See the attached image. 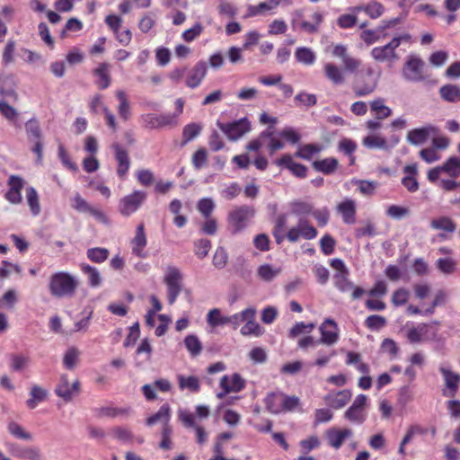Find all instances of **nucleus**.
I'll return each instance as SVG.
<instances>
[{"label": "nucleus", "instance_id": "1", "mask_svg": "<svg viewBox=\"0 0 460 460\" xmlns=\"http://www.w3.org/2000/svg\"><path fill=\"white\" fill-rule=\"evenodd\" d=\"M78 286L77 279L65 271L56 272L50 277L49 288L56 297H71L75 295Z\"/></svg>", "mask_w": 460, "mask_h": 460}, {"label": "nucleus", "instance_id": "2", "mask_svg": "<svg viewBox=\"0 0 460 460\" xmlns=\"http://www.w3.org/2000/svg\"><path fill=\"white\" fill-rule=\"evenodd\" d=\"M380 73H376L371 66H366L358 75L352 84V90L356 97L370 95L377 87Z\"/></svg>", "mask_w": 460, "mask_h": 460}, {"label": "nucleus", "instance_id": "3", "mask_svg": "<svg viewBox=\"0 0 460 460\" xmlns=\"http://www.w3.org/2000/svg\"><path fill=\"white\" fill-rule=\"evenodd\" d=\"M409 34H403L393 38L387 44L380 47H375L371 50V57L377 62H388L394 64L398 58L396 49L402 42L409 41Z\"/></svg>", "mask_w": 460, "mask_h": 460}, {"label": "nucleus", "instance_id": "4", "mask_svg": "<svg viewBox=\"0 0 460 460\" xmlns=\"http://www.w3.org/2000/svg\"><path fill=\"white\" fill-rule=\"evenodd\" d=\"M438 324V322L412 324L411 326L407 324L406 338L409 342L413 344L436 341L438 337L436 325Z\"/></svg>", "mask_w": 460, "mask_h": 460}, {"label": "nucleus", "instance_id": "5", "mask_svg": "<svg viewBox=\"0 0 460 460\" xmlns=\"http://www.w3.org/2000/svg\"><path fill=\"white\" fill-rule=\"evenodd\" d=\"M254 214V208L246 205L233 209L227 217L231 233L235 234L247 227Z\"/></svg>", "mask_w": 460, "mask_h": 460}, {"label": "nucleus", "instance_id": "6", "mask_svg": "<svg viewBox=\"0 0 460 460\" xmlns=\"http://www.w3.org/2000/svg\"><path fill=\"white\" fill-rule=\"evenodd\" d=\"M183 274L174 267L169 266L164 276V283L167 288V299L170 305H173L181 292Z\"/></svg>", "mask_w": 460, "mask_h": 460}, {"label": "nucleus", "instance_id": "7", "mask_svg": "<svg viewBox=\"0 0 460 460\" xmlns=\"http://www.w3.org/2000/svg\"><path fill=\"white\" fill-rule=\"evenodd\" d=\"M424 61L415 56L410 55L407 58V60L402 68V76L405 80L409 82H422L426 79L424 75Z\"/></svg>", "mask_w": 460, "mask_h": 460}, {"label": "nucleus", "instance_id": "8", "mask_svg": "<svg viewBox=\"0 0 460 460\" xmlns=\"http://www.w3.org/2000/svg\"><path fill=\"white\" fill-rule=\"evenodd\" d=\"M141 122L145 128L159 129L177 124V115L171 113H146L141 116Z\"/></svg>", "mask_w": 460, "mask_h": 460}, {"label": "nucleus", "instance_id": "9", "mask_svg": "<svg viewBox=\"0 0 460 460\" xmlns=\"http://www.w3.org/2000/svg\"><path fill=\"white\" fill-rule=\"evenodd\" d=\"M217 125L232 141L241 138L244 134L251 130V123L247 118H242L229 123L217 121Z\"/></svg>", "mask_w": 460, "mask_h": 460}, {"label": "nucleus", "instance_id": "10", "mask_svg": "<svg viewBox=\"0 0 460 460\" xmlns=\"http://www.w3.org/2000/svg\"><path fill=\"white\" fill-rule=\"evenodd\" d=\"M317 234L318 232L315 227H314L306 218L301 217L298 219L296 226L291 227L287 232V239L290 243H296L300 237L305 240H313Z\"/></svg>", "mask_w": 460, "mask_h": 460}, {"label": "nucleus", "instance_id": "11", "mask_svg": "<svg viewBox=\"0 0 460 460\" xmlns=\"http://www.w3.org/2000/svg\"><path fill=\"white\" fill-rule=\"evenodd\" d=\"M438 370L444 380L442 394L446 397H454L458 392L460 385V375L452 370L451 367L441 364Z\"/></svg>", "mask_w": 460, "mask_h": 460}, {"label": "nucleus", "instance_id": "12", "mask_svg": "<svg viewBox=\"0 0 460 460\" xmlns=\"http://www.w3.org/2000/svg\"><path fill=\"white\" fill-rule=\"evenodd\" d=\"M146 199V192L143 190H134L119 200V211L121 215L128 217L137 211Z\"/></svg>", "mask_w": 460, "mask_h": 460}, {"label": "nucleus", "instance_id": "13", "mask_svg": "<svg viewBox=\"0 0 460 460\" xmlns=\"http://www.w3.org/2000/svg\"><path fill=\"white\" fill-rule=\"evenodd\" d=\"M367 395L361 394L356 396L352 404L344 413L345 419L352 423L362 424L367 419Z\"/></svg>", "mask_w": 460, "mask_h": 460}, {"label": "nucleus", "instance_id": "14", "mask_svg": "<svg viewBox=\"0 0 460 460\" xmlns=\"http://www.w3.org/2000/svg\"><path fill=\"white\" fill-rule=\"evenodd\" d=\"M245 384V380L237 373L230 376L225 375L220 379L221 391L217 394V397L223 399L230 393H239L244 389Z\"/></svg>", "mask_w": 460, "mask_h": 460}, {"label": "nucleus", "instance_id": "15", "mask_svg": "<svg viewBox=\"0 0 460 460\" xmlns=\"http://www.w3.org/2000/svg\"><path fill=\"white\" fill-rule=\"evenodd\" d=\"M111 148L117 162V175L119 179L125 180L130 168V158L127 149L119 143H113Z\"/></svg>", "mask_w": 460, "mask_h": 460}, {"label": "nucleus", "instance_id": "16", "mask_svg": "<svg viewBox=\"0 0 460 460\" xmlns=\"http://www.w3.org/2000/svg\"><path fill=\"white\" fill-rule=\"evenodd\" d=\"M324 436L327 441V444L332 448L338 450L340 449L343 443L352 438L353 431L349 428L340 429L336 427H332L324 432Z\"/></svg>", "mask_w": 460, "mask_h": 460}, {"label": "nucleus", "instance_id": "17", "mask_svg": "<svg viewBox=\"0 0 460 460\" xmlns=\"http://www.w3.org/2000/svg\"><path fill=\"white\" fill-rule=\"evenodd\" d=\"M8 190L4 194L5 199L13 205H19L22 201V190L25 181L18 175H11L7 181Z\"/></svg>", "mask_w": 460, "mask_h": 460}, {"label": "nucleus", "instance_id": "18", "mask_svg": "<svg viewBox=\"0 0 460 460\" xmlns=\"http://www.w3.org/2000/svg\"><path fill=\"white\" fill-rule=\"evenodd\" d=\"M438 131L439 129L437 126L429 124L424 127L410 130L406 138L410 144L419 146L426 142L430 136H437Z\"/></svg>", "mask_w": 460, "mask_h": 460}, {"label": "nucleus", "instance_id": "19", "mask_svg": "<svg viewBox=\"0 0 460 460\" xmlns=\"http://www.w3.org/2000/svg\"><path fill=\"white\" fill-rule=\"evenodd\" d=\"M79 390L80 383L78 380L74 381L73 384L70 385L67 376L62 375L59 383L55 389V393L58 397L62 398L66 402H69L79 393Z\"/></svg>", "mask_w": 460, "mask_h": 460}, {"label": "nucleus", "instance_id": "20", "mask_svg": "<svg viewBox=\"0 0 460 460\" xmlns=\"http://www.w3.org/2000/svg\"><path fill=\"white\" fill-rule=\"evenodd\" d=\"M274 164L280 167L288 169L294 176L303 179L307 175V167L302 164L294 161L293 157L286 154L280 158L277 159Z\"/></svg>", "mask_w": 460, "mask_h": 460}, {"label": "nucleus", "instance_id": "21", "mask_svg": "<svg viewBox=\"0 0 460 460\" xmlns=\"http://www.w3.org/2000/svg\"><path fill=\"white\" fill-rule=\"evenodd\" d=\"M208 72L207 63L203 60L199 61L191 69L189 70L186 76V84L190 88H197Z\"/></svg>", "mask_w": 460, "mask_h": 460}, {"label": "nucleus", "instance_id": "22", "mask_svg": "<svg viewBox=\"0 0 460 460\" xmlns=\"http://www.w3.org/2000/svg\"><path fill=\"white\" fill-rule=\"evenodd\" d=\"M320 341L322 343L332 345L337 342L339 338V328L333 320L326 319L320 326Z\"/></svg>", "mask_w": 460, "mask_h": 460}, {"label": "nucleus", "instance_id": "23", "mask_svg": "<svg viewBox=\"0 0 460 460\" xmlns=\"http://www.w3.org/2000/svg\"><path fill=\"white\" fill-rule=\"evenodd\" d=\"M356 201L349 198H346L337 205V212L347 225H352L356 222Z\"/></svg>", "mask_w": 460, "mask_h": 460}, {"label": "nucleus", "instance_id": "24", "mask_svg": "<svg viewBox=\"0 0 460 460\" xmlns=\"http://www.w3.org/2000/svg\"><path fill=\"white\" fill-rule=\"evenodd\" d=\"M351 399V392L348 389L330 393L324 396L325 403L335 410L343 408Z\"/></svg>", "mask_w": 460, "mask_h": 460}, {"label": "nucleus", "instance_id": "25", "mask_svg": "<svg viewBox=\"0 0 460 460\" xmlns=\"http://www.w3.org/2000/svg\"><path fill=\"white\" fill-rule=\"evenodd\" d=\"M110 68L108 63L102 62L93 70V75L96 77L95 84L101 90L107 89L111 84Z\"/></svg>", "mask_w": 460, "mask_h": 460}, {"label": "nucleus", "instance_id": "26", "mask_svg": "<svg viewBox=\"0 0 460 460\" xmlns=\"http://www.w3.org/2000/svg\"><path fill=\"white\" fill-rule=\"evenodd\" d=\"M146 243L144 224L141 223L137 226L136 235L132 240V252L140 258H145L146 253L144 252V249Z\"/></svg>", "mask_w": 460, "mask_h": 460}, {"label": "nucleus", "instance_id": "27", "mask_svg": "<svg viewBox=\"0 0 460 460\" xmlns=\"http://www.w3.org/2000/svg\"><path fill=\"white\" fill-rule=\"evenodd\" d=\"M406 175L402 179V184L410 192L413 193L419 190V182L416 179L418 169L416 164H408L403 168Z\"/></svg>", "mask_w": 460, "mask_h": 460}, {"label": "nucleus", "instance_id": "28", "mask_svg": "<svg viewBox=\"0 0 460 460\" xmlns=\"http://www.w3.org/2000/svg\"><path fill=\"white\" fill-rule=\"evenodd\" d=\"M172 416V410L168 403H164L157 412L148 417L146 420L147 426H154L155 424L161 422L163 427L170 426L169 421Z\"/></svg>", "mask_w": 460, "mask_h": 460}, {"label": "nucleus", "instance_id": "29", "mask_svg": "<svg viewBox=\"0 0 460 460\" xmlns=\"http://www.w3.org/2000/svg\"><path fill=\"white\" fill-rule=\"evenodd\" d=\"M324 75L335 85H341L345 83V71L334 63H325L323 66Z\"/></svg>", "mask_w": 460, "mask_h": 460}, {"label": "nucleus", "instance_id": "30", "mask_svg": "<svg viewBox=\"0 0 460 460\" xmlns=\"http://www.w3.org/2000/svg\"><path fill=\"white\" fill-rule=\"evenodd\" d=\"M255 317L256 309L253 307L251 319H247L245 324L240 330L242 335L261 337L264 333V329L255 321Z\"/></svg>", "mask_w": 460, "mask_h": 460}, {"label": "nucleus", "instance_id": "31", "mask_svg": "<svg viewBox=\"0 0 460 460\" xmlns=\"http://www.w3.org/2000/svg\"><path fill=\"white\" fill-rule=\"evenodd\" d=\"M116 98L119 101L117 108L118 113L123 120L127 121L131 117V107L127 93L123 90H118L115 93Z\"/></svg>", "mask_w": 460, "mask_h": 460}, {"label": "nucleus", "instance_id": "32", "mask_svg": "<svg viewBox=\"0 0 460 460\" xmlns=\"http://www.w3.org/2000/svg\"><path fill=\"white\" fill-rule=\"evenodd\" d=\"M283 395L281 392H272L266 396L264 402L270 412L272 414L283 412Z\"/></svg>", "mask_w": 460, "mask_h": 460}, {"label": "nucleus", "instance_id": "33", "mask_svg": "<svg viewBox=\"0 0 460 460\" xmlns=\"http://www.w3.org/2000/svg\"><path fill=\"white\" fill-rule=\"evenodd\" d=\"M291 214L297 217L298 219L307 216H311L314 205L306 200L295 199L289 203Z\"/></svg>", "mask_w": 460, "mask_h": 460}, {"label": "nucleus", "instance_id": "34", "mask_svg": "<svg viewBox=\"0 0 460 460\" xmlns=\"http://www.w3.org/2000/svg\"><path fill=\"white\" fill-rule=\"evenodd\" d=\"M130 408H117L111 406H102L93 409L94 415L97 418H116L118 416H127L130 412Z\"/></svg>", "mask_w": 460, "mask_h": 460}, {"label": "nucleus", "instance_id": "35", "mask_svg": "<svg viewBox=\"0 0 460 460\" xmlns=\"http://www.w3.org/2000/svg\"><path fill=\"white\" fill-rule=\"evenodd\" d=\"M25 132L30 142L39 141L43 139V134L40 124L36 117L28 119L25 124Z\"/></svg>", "mask_w": 460, "mask_h": 460}, {"label": "nucleus", "instance_id": "36", "mask_svg": "<svg viewBox=\"0 0 460 460\" xmlns=\"http://www.w3.org/2000/svg\"><path fill=\"white\" fill-rule=\"evenodd\" d=\"M261 137H264V145L270 155H273L278 150L283 149L285 146L281 140L274 137L271 128L262 131Z\"/></svg>", "mask_w": 460, "mask_h": 460}, {"label": "nucleus", "instance_id": "37", "mask_svg": "<svg viewBox=\"0 0 460 460\" xmlns=\"http://www.w3.org/2000/svg\"><path fill=\"white\" fill-rule=\"evenodd\" d=\"M26 200L31 214L33 217H38L41 212V207L39 193L34 187L29 186L26 188Z\"/></svg>", "mask_w": 460, "mask_h": 460}, {"label": "nucleus", "instance_id": "38", "mask_svg": "<svg viewBox=\"0 0 460 460\" xmlns=\"http://www.w3.org/2000/svg\"><path fill=\"white\" fill-rule=\"evenodd\" d=\"M7 431L14 438L20 440L31 441L33 439L32 434L14 420H11L7 423Z\"/></svg>", "mask_w": 460, "mask_h": 460}, {"label": "nucleus", "instance_id": "39", "mask_svg": "<svg viewBox=\"0 0 460 460\" xmlns=\"http://www.w3.org/2000/svg\"><path fill=\"white\" fill-rule=\"evenodd\" d=\"M295 58L300 64L312 66L316 61V55L308 47H298L295 51Z\"/></svg>", "mask_w": 460, "mask_h": 460}, {"label": "nucleus", "instance_id": "40", "mask_svg": "<svg viewBox=\"0 0 460 460\" xmlns=\"http://www.w3.org/2000/svg\"><path fill=\"white\" fill-rule=\"evenodd\" d=\"M177 380L181 390H189L192 393H198L200 390V383L197 376L178 375Z\"/></svg>", "mask_w": 460, "mask_h": 460}, {"label": "nucleus", "instance_id": "41", "mask_svg": "<svg viewBox=\"0 0 460 460\" xmlns=\"http://www.w3.org/2000/svg\"><path fill=\"white\" fill-rule=\"evenodd\" d=\"M349 271L336 272L333 275L334 287L341 293L350 291L354 288V284L349 279Z\"/></svg>", "mask_w": 460, "mask_h": 460}, {"label": "nucleus", "instance_id": "42", "mask_svg": "<svg viewBox=\"0 0 460 460\" xmlns=\"http://www.w3.org/2000/svg\"><path fill=\"white\" fill-rule=\"evenodd\" d=\"M323 149L321 144H305L299 146L295 155L304 160H311Z\"/></svg>", "mask_w": 460, "mask_h": 460}, {"label": "nucleus", "instance_id": "43", "mask_svg": "<svg viewBox=\"0 0 460 460\" xmlns=\"http://www.w3.org/2000/svg\"><path fill=\"white\" fill-rule=\"evenodd\" d=\"M430 226L435 230H441L446 233H454L456 229V226L454 221L450 217L445 216L432 219Z\"/></svg>", "mask_w": 460, "mask_h": 460}, {"label": "nucleus", "instance_id": "44", "mask_svg": "<svg viewBox=\"0 0 460 460\" xmlns=\"http://www.w3.org/2000/svg\"><path fill=\"white\" fill-rule=\"evenodd\" d=\"M370 110L377 119L388 118L392 114V110L385 105V101L382 98L370 102Z\"/></svg>", "mask_w": 460, "mask_h": 460}, {"label": "nucleus", "instance_id": "45", "mask_svg": "<svg viewBox=\"0 0 460 460\" xmlns=\"http://www.w3.org/2000/svg\"><path fill=\"white\" fill-rule=\"evenodd\" d=\"M281 272V268L270 264H262L257 270L258 277L266 282L272 281Z\"/></svg>", "mask_w": 460, "mask_h": 460}, {"label": "nucleus", "instance_id": "46", "mask_svg": "<svg viewBox=\"0 0 460 460\" xmlns=\"http://www.w3.org/2000/svg\"><path fill=\"white\" fill-rule=\"evenodd\" d=\"M338 160L333 157L324 158L313 163L314 168L324 174L332 173L338 167Z\"/></svg>", "mask_w": 460, "mask_h": 460}, {"label": "nucleus", "instance_id": "47", "mask_svg": "<svg viewBox=\"0 0 460 460\" xmlns=\"http://www.w3.org/2000/svg\"><path fill=\"white\" fill-rule=\"evenodd\" d=\"M443 100L448 102H457L460 101V87L456 84H446L439 89Z\"/></svg>", "mask_w": 460, "mask_h": 460}, {"label": "nucleus", "instance_id": "48", "mask_svg": "<svg viewBox=\"0 0 460 460\" xmlns=\"http://www.w3.org/2000/svg\"><path fill=\"white\" fill-rule=\"evenodd\" d=\"M82 271L87 275L88 277V283L90 287L92 288H98L102 285V276L99 272V270L93 266H90L88 264H83L81 266Z\"/></svg>", "mask_w": 460, "mask_h": 460}, {"label": "nucleus", "instance_id": "49", "mask_svg": "<svg viewBox=\"0 0 460 460\" xmlns=\"http://www.w3.org/2000/svg\"><path fill=\"white\" fill-rule=\"evenodd\" d=\"M443 172L453 178L460 175V157L451 156L442 165Z\"/></svg>", "mask_w": 460, "mask_h": 460}, {"label": "nucleus", "instance_id": "50", "mask_svg": "<svg viewBox=\"0 0 460 460\" xmlns=\"http://www.w3.org/2000/svg\"><path fill=\"white\" fill-rule=\"evenodd\" d=\"M48 392L47 390L38 386L33 385L31 389V398L27 400L26 404L30 409H35L40 402H42L47 397Z\"/></svg>", "mask_w": 460, "mask_h": 460}, {"label": "nucleus", "instance_id": "51", "mask_svg": "<svg viewBox=\"0 0 460 460\" xmlns=\"http://www.w3.org/2000/svg\"><path fill=\"white\" fill-rule=\"evenodd\" d=\"M351 183L357 185L359 192L367 197L374 195L378 187V183L374 181L352 179Z\"/></svg>", "mask_w": 460, "mask_h": 460}, {"label": "nucleus", "instance_id": "52", "mask_svg": "<svg viewBox=\"0 0 460 460\" xmlns=\"http://www.w3.org/2000/svg\"><path fill=\"white\" fill-rule=\"evenodd\" d=\"M184 345L191 357L199 356L202 350V343L194 334H190L185 337Z\"/></svg>", "mask_w": 460, "mask_h": 460}, {"label": "nucleus", "instance_id": "53", "mask_svg": "<svg viewBox=\"0 0 460 460\" xmlns=\"http://www.w3.org/2000/svg\"><path fill=\"white\" fill-rule=\"evenodd\" d=\"M80 352L77 348L70 347L66 349L63 357V364L66 369H73L75 367L78 359H79Z\"/></svg>", "mask_w": 460, "mask_h": 460}, {"label": "nucleus", "instance_id": "54", "mask_svg": "<svg viewBox=\"0 0 460 460\" xmlns=\"http://www.w3.org/2000/svg\"><path fill=\"white\" fill-rule=\"evenodd\" d=\"M201 129V126L198 123L187 124L182 130V145H186L196 138L200 134Z\"/></svg>", "mask_w": 460, "mask_h": 460}, {"label": "nucleus", "instance_id": "55", "mask_svg": "<svg viewBox=\"0 0 460 460\" xmlns=\"http://www.w3.org/2000/svg\"><path fill=\"white\" fill-rule=\"evenodd\" d=\"M0 112L7 120L13 122L14 126L20 127L17 123L18 111L7 102L0 101Z\"/></svg>", "mask_w": 460, "mask_h": 460}, {"label": "nucleus", "instance_id": "56", "mask_svg": "<svg viewBox=\"0 0 460 460\" xmlns=\"http://www.w3.org/2000/svg\"><path fill=\"white\" fill-rule=\"evenodd\" d=\"M363 144L368 148L388 149V145L385 138L377 136L370 135L363 139Z\"/></svg>", "mask_w": 460, "mask_h": 460}, {"label": "nucleus", "instance_id": "57", "mask_svg": "<svg viewBox=\"0 0 460 460\" xmlns=\"http://www.w3.org/2000/svg\"><path fill=\"white\" fill-rule=\"evenodd\" d=\"M109 251L106 248L95 247L87 250V257L95 263H102L108 259Z\"/></svg>", "mask_w": 460, "mask_h": 460}, {"label": "nucleus", "instance_id": "58", "mask_svg": "<svg viewBox=\"0 0 460 460\" xmlns=\"http://www.w3.org/2000/svg\"><path fill=\"white\" fill-rule=\"evenodd\" d=\"M436 266L444 274H452L456 270V262L452 258H439L436 261Z\"/></svg>", "mask_w": 460, "mask_h": 460}, {"label": "nucleus", "instance_id": "59", "mask_svg": "<svg viewBox=\"0 0 460 460\" xmlns=\"http://www.w3.org/2000/svg\"><path fill=\"white\" fill-rule=\"evenodd\" d=\"M155 21L156 14L154 12L146 13L140 19L138 28L143 33H147L155 26Z\"/></svg>", "mask_w": 460, "mask_h": 460}, {"label": "nucleus", "instance_id": "60", "mask_svg": "<svg viewBox=\"0 0 460 460\" xmlns=\"http://www.w3.org/2000/svg\"><path fill=\"white\" fill-rule=\"evenodd\" d=\"M384 13V5L376 0H372L366 4V14L368 15L371 19H377L382 16Z\"/></svg>", "mask_w": 460, "mask_h": 460}, {"label": "nucleus", "instance_id": "61", "mask_svg": "<svg viewBox=\"0 0 460 460\" xmlns=\"http://www.w3.org/2000/svg\"><path fill=\"white\" fill-rule=\"evenodd\" d=\"M217 10L220 15L233 18L237 14V7L228 0H220Z\"/></svg>", "mask_w": 460, "mask_h": 460}, {"label": "nucleus", "instance_id": "62", "mask_svg": "<svg viewBox=\"0 0 460 460\" xmlns=\"http://www.w3.org/2000/svg\"><path fill=\"white\" fill-rule=\"evenodd\" d=\"M197 208L205 218H208L215 209V202L210 198H203L199 200Z\"/></svg>", "mask_w": 460, "mask_h": 460}, {"label": "nucleus", "instance_id": "63", "mask_svg": "<svg viewBox=\"0 0 460 460\" xmlns=\"http://www.w3.org/2000/svg\"><path fill=\"white\" fill-rule=\"evenodd\" d=\"M204 27L201 23L196 22L191 28L184 31L181 38L186 42H192L203 32Z\"/></svg>", "mask_w": 460, "mask_h": 460}, {"label": "nucleus", "instance_id": "64", "mask_svg": "<svg viewBox=\"0 0 460 460\" xmlns=\"http://www.w3.org/2000/svg\"><path fill=\"white\" fill-rule=\"evenodd\" d=\"M30 357L22 354H14L11 357V367L14 371H21L29 366Z\"/></svg>", "mask_w": 460, "mask_h": 460}]
</instances>
